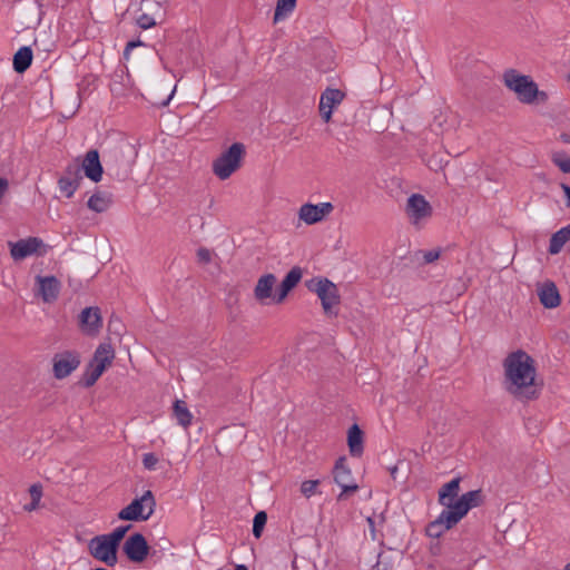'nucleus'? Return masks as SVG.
I'll use <instances>...</instances> for the list:
<instances>
[{"mask_svg": "<svg viewBox=\"0 0 570 570\" xmlns=\"http://www.w3.org/2000/svg\"><path fill=\"white\" fill-rule=\"evenodd\" d=\"M504 387L514 399L528 402L539 399L543 383L537 379L535 361L523 350L510 353L503 361Z\"/></svg>", "mask_w": 570, "mask_h": 570, "instance_id": "f257e3e1", "label": "nucleus"}, {"mask_svg": "<svg viewBox=\"0 0 570 570\" xmlns=\"http://www.w3.org/2000/svg\"><path fill=\"white\" fill-rule=\"evenodd\" d=\"M504 85L518 96L522 104L531 105L534 101L546 102L548 94L539 90L538 85L529 76L520 75L514 69L504 72Z\"/></svg>", "mask_w": 570, "mask_h": 570, "instance_id": "f03ea898", "label": "nucleus"}, {"mask_svg": "<svg viewBox=\"0 0 570 570\" xmlns=\"http://www.w3.org/2000/svg\"><path fill=\"white\" fill-rule=\"evenodd\" d=\"M246 155L245 145L234 142L213 161V173L222 180L229 178L240 166Z\"/></svg>", "mask_w": 570, "mask_h": 570, "instance_id": "7ed1b4c3", "label": "nucleus"}, {"mask_svg": "<svg viewBox=\"0 0 570 570\" xmlns=\"http://www.w3.org/2000/svg\"><path fill=\"white\" fill-rule=\"evenodd\" d=\"M155 507V497L150 490H147L140 498H136L130 504L121 509L118 513V519L126 521H146L153 515Z\"/></svg>", "mask_w": 570, "mask_h": 570, "instance_id": "20e7f679", "label": "nucleus"}, {"mask_svg": "<svg viewBox=\"0 0 570 570\" xmlns=\"http://www.w3.org/2000/svg\"><path fill=\"white\" fill-rule=\"evenodd\" d=\"M168 0H140L136 22L141 29H149L165 18Z\"/></svg>", "mask_w": 570, "mask_h": 570, "instance_id": "39448f33", "label": "nucleus"}, {"mask_svg": "<svg viewBox=\"0 0 570 570\" xmlns=\"http://www.w3.org/2000/svg\"><path fill=\"white\" fill-rule=\"evenodd\" d=\"M88 551L94 559L104 562L108 567H114L118 562V547L105 534L90 539Z\"/></svg>", "mask_w": 570, "mask_h": 570, "instance_id": "423d86ee", "label": "nucleus"}, {"mask_svg": "<svg viewBox=\"0 0 570 570\" xmlns=\"http://www.w3.org/2000/svg\"><path fill=\"white\" fill-rule=\"evenodd\" d=\"M308 288L317 294L326 315H336L333 308L340 304V294L333 282L320 278L315 284L308 285Z\"/></svg>", "mask_w": 570, "mask_h": 570, "instance_id": "0eeeda50", "label": "nucleus"}, {"mask_svg": "<svg viewBox=\"0 0 570 570\" xmlns=\"http://www.w3.org/2000/svg\"><path fill=\"white\" fill-rule=\"evenodd\" d=\"M80 354L77 351H62L52 357V373L57 380L68 377L80 365Z\"/></svg>", "mask_w": 570, "mask_h": 570, "instance_id": "6e6552de", "label": "nucleus"}, {"mask_svg": "<svg viewBox=\"0 0 570 570\" xmlns=\"http://www.w3.org/2000/svg\"><path fill=\"white\" fill-rule=\"evenodd\" d=\"M406 215L416 227H421L422 223L432 216V206L420 194H413L406 203Z\"/></svg>", "mask_w": 570, "mask_h": 570, "instance_id": "1a4fd4ad", "label": "nucleus"}, {"mask_svg": "<svg viewBox=\"0 0 570 570\" xmlns=\"http://www.w3.org/2000/svg\"><path fill=\"white\" fill-rule=\"evenodd\" d=\"M333 478L335 483L342 489V492L337 497L340 501L345 499V494L358 490V485L354 482L351 470L346 466L345 456H341L336 460L333 468Z\"/></svg>", "mask_w": 570, "mask_h": 570, "instance_id": "9d476101", "label": "nucleus"}, {"mask_svg": "<svg viewBox=\"0 0 570 570\" xmlns=\"http://www.w3.org/2000/svg\"><path fill=\"white\" fill-rule=\"evenodd\" d=\"M483 502V493L481 490H472L462 494L451 507L450 520L461 521L466 513Z\"/></svg>", "mask_w": 570, "mask_h": 570, "instance_id": "9b49d317", "label": "nucleus"}, {"mask_svg": "<svg viewBox=\"0 0 570 570\" xmlns=\"http://www.w3.org/2000/svg\"><path fill=\"white\" fill-rule=\"evenodd\" d=\"M122 550L131 562L140 563L146 560L150 548L146 538L141 533L137 532L131 534L125 541Z\"/></svg>", "mask_w": 570, "mask_h": 570, "instance_id": "f8f14e48", "label": "nucleus"}, {"mask_svg": "<svg viewBox=\"0 0 570 570\" xmlns=\"http://www.w3.org/2000/svg\"><path fill=\"white\" fill-rule=\"evenodd\" d=\"M82 180L81 167L77 161L70 163L58 179V186L66 197L70 198L80 186Z\"/></svg>", "mask_w": 570, "mask_h": 570, "instance_id": "ddd939ff", "label": "nucleus"}, {"mask_svg": "<svg viewBox=\"0 0 570 570\" xmlns=\"http://www.w3.org/2000/svg\"><path fill=\"white\" fill-rule=\"evenodd\" d=\"M334 209V206L330 202L320 204H303L298 209V218L307 225H314L322 222L328 216Z\"/></svg>", "mask_w": 570, "mask_h": 570, "instance_id": "4468645a", "label": "nucleus"}, {"mask_svg": "<svg viewBox=\"0 0 570 570\" xmlns=\"http://www.w3.org/2000/svg\"><path fill=\"white\" fill-rule=\"evenodd\" d=\"M42 245L43 242L38 237H29L16 243L10 242V255L14 261H21L37 253Z\"/></svg>", "mask_w": 570, "mask_h": 570, "instance_id": "2eb2a0df", "label": "nucleus"}, {"mask_svg": "<svg viewBox=\"0 0 570 570\" xmlns=\"http://www.w3.org/2000/svg\"><path fill=\"white\" fill-rule=\"evenodd\" d=\"M81 173L94 183H99L102 178L104 168L99 159L97 149H90L83 157L80 165Z\"/></svg>", "mask_w": 570, "mask_h": 570, "instance_id": "dca6fc26", "label": "nucleus"}, {"mask_svg": "<svg viewBox=\"0 0 570 570\" xmlns=\"http://www.w3.org/2000/svg\"><path fill=\"white\" fill-rule=\"evenodd\" d=\"M36 282L38 285V294L45 303H52L58 298L61 284L57 277L38 275Z\"/></svg>", "mask_w": 570, "mask_h": 570, "instance_id": "f3484780", "label": "nucleus"}, {"mask_svg": "<svg viewBox=\"0 0 570 570\" xmlns=\"http://www.w3.org/2000/svg\"><path fill=\"white\" fill-rule=\"evenodd\" d=\"M81 331L87 335H96L102 326L100 309L98 307H86L79 315Z\"/></svg>", "mask_w": 570, "mask_h": 570, "instance_id": "a211bd4d", "label": "nucleus"}, {"mask_svg": "<svg viewBox=\"0 0 570 570\" xmlns=\"http://www.w3.org/2000/svg\"><path fill=\"white\" fill-rule=\"evenodd\" d=\"M345 97V94L340 89L327 88L321 96L320 112L325 122H328L332 117L333 108L340 105Z\"/></svg>", "mask_w": 570, "mask_h": 570, "instance_id": "6ab92c4d", "label": "nucleus"}, {"mask_svg": "<svg viewBox=\"0 0 570 570\" xmlns=\"http://www.w3.org/2000/svg\"><path fill=\"white\" fill-rule=\"evenodd\" d=\"M302 278V269L299 267H293L282 281L279 287L276 289L273 302L276 304L282 303L288 293L298 284Z\"/></svg>", "mask_w": 570, "mask_h": 570, "instance_id": "aec40b11", "label": "nucleus"}, {"mask_svg": "<svg viewBox=\"0 0 570 570\" xmlns=\"http://www.w3.org/2000/svg\"><path fill=\"white\" fill-rule=\"evenodd\" d=\"M451 511L443 510L440 515L426 525L425 532L430 538H440L445 531L453 528L459 521L450 520Z\"/></svg>", "mask_w": 570, "mask_h": 570, "instance_id": "412c9836", "label": "nucleus"}, {"mask_svg": "<svg viewBox=\"0 0 570 570\" xmlns=\"http://www.w3.org/2000/svg\"><path fill=\"white\" fill-rule=\"evenodd\" d=\"M275 284L276 276L274 274H265L261 276L254 288L255 298L262 304H266V301L269 298L273 299V288Z\"/></svg>", "mask_w": 570, "mask_h": 570, "instance_id": "4be33fe9", "label": "nucleus"}, {"mask_svg": "<svg viewBox=\"0 0 570 570\" xmlns=\"http://www.w3.org/2000/svg\"><path fill=\"white\" fill-rule=\"evenodd\" d=\"M538 296L540 299V303L546 308H556L560 305L561 298L559 291L553 282H544L539 288H538Z\"/></svg>", "mask_w": 570, "mask_h": 570, "instance_id": "5701e85b", "label": "nucleus"}, {"mask_svg": "<svg viewBox=\"0 0 570 570\" xmlns=\"http://www.w3.org/2000/svg\"><path fill=\"white\" fill-rule=\"evenodd\" d=\"M460 481V478H455L443 484L439 490V503L445 507V510H451V507L454 504L453 500L459 494Z\"/></svg>", "mask_w": 570, "mask_h": 570, "instance_id": "b1692460", "label": "nucleus"}, {"mask_svg": "<svg viewBox=\"0 0 570 570\" xmlns=\"http://www.w3.org/2000/svg\"><path fill=\"white\" fill-rule=\"evenodd\" d=\"M112 204V196L107 191H96L87 202V206L95 213L106 212Z\"/></svg>", "mask_w": 570, "mask_h": 570, "instance_id": "393cba45", "label": "nucleus"}, {"mask_svg": "<svg viewBox=\"0 0 570 570\" xmlns=\"http://www.w3.org/2000/svg\"><path fill=\"white\" fill-rule=\"evenodd\" d=\"M347 444L353 456H360L363 453V431L357 424L348 429Z\"/></svg>", "mask_w": 570, "mask_h": 570, "instance_id": "a878e982", "label": "nucleus"}, {"mask_svg": "<svg viewBox=\"0 0 570 570\" xmlns=\"http://www.w3.org/2000/svg\"><path fill=\"white\" fill-rule=\"evenodd\" d=\"M32 50L30 47H21L13 56V69L18 73H23L32 62Z\"/></svg>", "mask_w": 570, "mask_h": 570, "instance_id": "bb28decb", "label": "nucleus"}, {"mask_svg": "<svg viewBox=\"0 0 570 570\" xmlns=\"http://www.w3.org/2000/svg\"><path fill=\"white\" fill-rule=\"evenodd\" d=\"M115 358V351L110 344H100L92 360L90 361L95 365H104V371L112 363Z\"/></svg>", "mask_w": 570, "mask_h": 570, "instance_id": "cd10ccee", "label": "nucleus"}, {"mask_svg": "<svg viewBox=\"0 0 570 570\" xmlns=\"http://www.w3.org/2000/svg\"><path fill=\"white\" fill-rule=\"evenodd\" d=\"M173 415L177 420V423L187 429L191 424L193 414L187 407L185 401L176 400L173 406Z\"/></svg>", "mask_w": 570, "mask_h": 570, "instance_id": "c85d7f7f", "label": "nucleus"}, {"mask_svg": "<svg viewBox=\"0 0 570 570\" xmlns=\"http://www.w3.org/2000/svg\"><path fill=\"white\" fill-rule=\"evenodd\" d=\"M568 240H570L569 230L566 227H562L561 229H559L558 232L552 234V236L550 238L549 249H548L549 254H551V255L559 254L561 252L563 245Z\"/></svg>", "mask_w": 570, "mask_h": 570, "instance_id": "c756f323", "label": "nucleus"}, {"mask_svg": "<svg viewBox=\"0 0 570 570\" xmlns=\"http://www.w3.org/2000/svg\"><path fill=\"white\" fill-rule=\"evenodd\" d=\"M104 372V365H95L91 362H89L81 381L83 386H92Z\"/></svg>", "mask_w": 570, "mask_h": 570, "instance_id": "7c9ffc66", "label": "nucleus"}, {"mask_svg": "<svg viewBox=\"0 0 570 570\" xmlns=\"http://www.w3.org/2000/svg\"><path fill=\"white\" fill-rule=\"evenodd\" d=\"M296 1L297 0H277L274 12V22H278L292 13L295 9Z\"/></svg>", "mask_w": 570, "mask_h": 570, "instance_id": "2f4dec72", "label": "nucleus"}, {"mask_svg": "<svg viewBox=\"0 0 570 570\" xmlns=\"http://www.w3.org/2000/svg\"><path fill=\"white\" fill-rule=\"evenodd\" d=\"M31 502L26 504L23 509L28 512L35 511L38 509L41 497H42V487L39 483H35L29 489Z\"/></svg>", "mask_w": 570, "mask_h": 570, "instance_id": "473e14b6", "label": "nucleus"}, {"mask_svg": "<svg viewBox=\"0 0 570 570\" xmlns=\"http://www.w3.org/2000/svg\"><path fill=\"white\" fill-rule=\"evenodd\" d=\"M266 522L267 514L265 511H259L255 514L253 520V534L256 539L261 538Z\"/></svg>", "mask_w": 570, "mask_h": 570, "instance_id": "72a5a7b5", "label": "nucleus"}, {"mask_svg": "<svg viewBox=\"0 0 570 570\" xmlns=\"http://www.w3.org/2000/svg\"><path fill=\"white\" fill-rule=\"evenodd\" d=\"M130 528L131 524L120 525L116 528L112 532L105 535L119 548L121 540L124 539L125 534Z\"/></svg>", "mask_w": 570, "mask_h": 570, "instance_id": "f704fd0d", "label": "nucleus"}, {"mask_svg": "<svg viewBox=\"0 0 570 570\" xmlns=\"http://www.w3.org/2000/svg\"><path fill=\"white\" fill-rule=\"evenodd\" d=\"M552 161L559 169L564 173H570V157L566 154H556L553 155Z\"/></svg>", "mask_w": 570, "mask_h": 570, "instance_id": "c9c22d12", "label": "nucleus"}, {"mask_svg": "<svg viewBox=\"0 0 570 570\" xmlns=\"http://www.w3.org/2000/svg\"><path fill=\"white\" fill-rule=\"evenodd\" d=\"M372 570H394L393 562L384 553H379L376 563Z\"/></svg>", "mask_w": 570, "mask_h": 570, "instance_id": "e433bc0d", "label": "nucleus"}, {"mask_svg": "<svg viewBox=\"0 0 570 570\" xmlns=\"http://www.w3.org/2000/svg\"><path fill=\"white\" fill-rule=\"evenodd\" d=\"M320 484L318 480H307L304 481L301 485V492L306 497L309 498L313 494H315L316 489Z\"/></svg>", "mask_w": 570, "mask_h": 570, "instance_id": "4c0bfd02", "label": "nucleus"}, {"mask_svg": "<svg viewBox=\"0 0 570 570\" xmlns=\"http://www.w3.org/2000/svg\"><path fill=\"white\" fill-rule=\"evenodd\" d=\"M158 463V458L154 453H146L142 456V464L146 470H155Z\"/></svg>", "mask_w": 570, "mask_h": 570, "instance_id": "58836bf2", "label": "nucleus"}, {"mask_svg": "<svg viewBox=\"0 0 570 570\" xmlns=\"http://www.w3.org/2000/svg\"><path fill=\"white\" fill-rule=\"evenodd\" d=\"M441 249H431L423 252V262L425 264H431L440 258Z\"/></svg>", "mask_w": 570, "mask_h": 570, "instance_id": "ea45409f", "label": "nucleus"}, {"mask_svg": "<svg viewBox=\"0 0 570 570\" xmlns=\"http://www.w3.org/2000/svg\"><path fill=\"white\" fill-rule=\"evenodd\" d=\"M197 261L198 263L200 264H208L210 263L212 261V253L209 249L205 248V247H200L198 250H197Z\"/></svg>", "mask_w": 570, "mask_h": 570, "instance_id": "a19ab883", "label": "nucleus"}, {"mask_svg": "<svg viewBox=\"0 0 570 570\" xmlns=\"http://www.w3.org/2000/svg\"><path fill=\"white\" fill-rule=\"evenodd\" d=\"M142 42L137 40V41H129L127 45H126V48H125V51H124V56L126 59H128V56H129V52L131 49L138 47V46H141Z\"/></svg>", "mask_w": 570, "mask_h": 570, "instance_id": "79ce46f5", "label": "nucleus"}, {"mask_svg": "<svg viewBox=\"0 0 570 570\" xmlns=\"http://www.w3.org/2000/svg\"><path fill=\"white\" fill-rule=\"evenodd\" d=\"M561 188L564 193V196L567 198V207H570V186L566 185V184H561Z\"/></svg>", "mask_w": 570, "mask_h": 570, "instance_id": "37998d69", "label": "nucleus"}, {"mask_svg": "<svg viewBox=\"0 0 570 570\" xmlns=\"http://www.w3.org/2000/svg\"><path fill=\"white\" fill-rule=\"evenodd\" d=\"M175 91H176V86L174 87V89L171 90V92H170V95L167 97V99H166V100H164V101L161 102V105H163V106H167V105L169 104V100L173 98V96H174Z\"/></svg>", "mask_w": 570, "mask_h": 570, "instance_id": "c03bdc74", "label": "nucleus"}, {"mask_svg": "<svg viewBox=\"0 0 570 570\" xmlns=\"http://www.w3.org/2000/svg\"><path fill=\"white\" fill-rule=\"evenodd\" d=\"M367 522H368V525L371 528V531L374 532V520H373V518L368 517L367 518Z\"/></svg>", "mask_w": 570, "mask_h": 570, "instance_id": "a18cd8bd", "label": "nucleus"}, {"mask_svg": "<svg viewBox=\"0 0 570 570\" xmlns=\"http://www.w3.org/2000/svg\"><path fill=\"white\" fill-rule=\"evenodd\" d=\"M235 570H248V568L245 564H237Z\"/></svg>", "mask_w": 570, "mask_h": 570, "instance_id": "49530a36", "label": "nucleus"}, {"mask_svg": "<svg viewBox=\"0 0 570 570\" xmlns=\"http://www.w3.org/2000/svg\"><path fill=\"white\" fill-rule=\"evenodd\" d=\"M397 468L394 466L393 469H391V474L394 475V473L396 472Z\"/></svg>", "mask_w": 570, "mask_h": 570, "instance_id": "de8ad7c7", "label": "nucleus"}, {"mask_svg": "<svg viewBox=\"0 0 570 570\" xmlns=\"http://www.w3.org/2000/svg\"><path fill=\"white\" fill-rule=\"evenodd\" d=\"M564 570H570V562L566 566Z\"/></svg>", "mask_w": 570, "mask_h": 570, "instance_id": "09e8293b", "label": "nucleus"}, {"mask_svg": "<svg viewBox=\"0 0 570 570\" xmlns=\"http://www.w3.org/2000/svg\"><path fill=\"white\" fill-rule=\"evenodd\" d=\"M94 570H107V569H105V568H96Z\"/></svg>", "mask_w": 570, "mask_h": 570, "instance_id": "8fccbe9b", "label": "nucleus"}]
</instances>
